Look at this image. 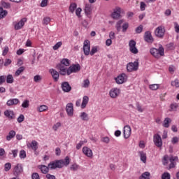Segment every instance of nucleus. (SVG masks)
<instances>
[{"instance_id":"aec40b11","label":"nucleus","mask_w":179,"mask_h":179,"mask_svg":"<svg viewBox=\"0 0 179 179\" xmlns=\"http://www.w3.org/2000/svg\"><path fill=\"white\" fill-rule=\"evenodd\" d=\"M62 89L63 92L65 93H69L72 90V87H71V85H69V83L68 82H63L62 83Z\"/></svg>"},{"instance_id":"4be33fe9","label":"nucleus","mask_w":179,"mask_h":179,"mask_svg":"<svg viewBox=\"0 0 179 179\" xmlns=\"http://www.w3.org/2000/svg\"><path fill=\"white\" fill-rule=\"evenodd\" d=\"M85 13L87 16H90V15L92 13L93 10V8L92 6V4L90 3H86L85 6Z\"/></svg>"},{"instance_id":"4d7b16f0","label":"nucleus","mask_w":179,"mask_h":179,"mask_svg":"<svg viewBox=\"0 0 179 179\" xmlns=\"http://www.w3.org/2000/svg\"><path fill=\"white\" fill-rule=\"evenodd\" d=\"M143 30V25H140L138 26L136 29V33H137L138 34L142 33V31Z\"/></svg>"},{"instance_id":"b1692460","label":"nucleus","mask_w":179,"mask_h":179,"mask_svg":"<svg viewBox=\"0 0 179 179\" xmlns=\"http://www.w3.org/2000/svg\"><path fill=\"white\" fill-rule=\"evenodd\" d=\"M15 136H16V131L11 130L9 131L8 135L6 136V141H12Z\"/></svg>"},{"instance_id":"f03ea898","label":"nucleus","mask_w":179,"mask_h":179,"mask_svg":"<svg viewBox=\"0 0 179 179\" xmlns=\"http://www.w3.org/2000/svg\"><path fill=\"white\" fill-rule=\"evenodd\" d=\"M169 161L170 162L169 169H174L177 166V162H178V157L173 155H165L162 159V163L164 166L169 164Z\"/></svg>"},{"instance_id":"7ed1b4c3","label":"nucleus","mask_w":179,"mask_h":179,"mask_svg":"<svg viewBox=\"0 0 179 179\" xmlns=\"http://www.w3.org/2000/svg\"><path fill=\"white\" fill-rule=\"evenodd\" d=\"M150 53L152 57L156 58L157 59H159L161 57H164V48H163L162 45L159 46L158 49H156L155 48H152L150 50Z\"/></svg>"},{"instance_id":"bb28decb","label":"nucleus","mask_w":179,"mask_h":179,"mask_svg":"<svg viewBox=\"0 0 179 179\" xmlns=\"http://www.w3.org/2000/svg\"><path fill=\"white\" fill-rule=\"evenodd\" d=\"M138 153L140 155V159L141 162H143V163H146V160L148 159V157H146V152L143 151H140Z\"/></svg>"},{"instance_id":"49530a36","label":"nucleus","mask_w":179,"mask_h":179,"mask_svg":"<svg viewBox=\"0 0 179 179\" xmlns=\"http://www.w3.org/2000/svg\"><path fill=\"white\" fill-rule=\"evenodd\" d=\"M29 106H30V102L29 101V100H24L22 103V107H23V108H29Z\"/></svg>"},{"instance_id":"cd10ccee","label":"nucleus","mask_w":179,"mask_h":179,"mask_svg":"<svg viewBox=\"0 0 179 179\" xmlns=\"http://www.w3.org/2000/svg\"><path fill=\"white\" fill-rule=\"evenodd\" d=\"M37 111L39 113H44V111H48V106L46 105H41L37 108Z\"/></svg>"},{"instance_id":"473e14b6","label":"nucleus","mask_w":179,"mask_h":179,"mask_svg":"<svg viewBox=\"0 0 179 179\" xmlns=\"http://www.w3.org/2000/svg\"><path fill=\"white\" fill-rule=\"evenodd\" d=\"M76 8H78L76 3H71L69 6V12H71V13H73Z\"/></svg>"},{"instance_id":"8fccbe9b","label":"nucleus","mask_w":179,"mask_h":179,"mask_svg":"<svg viewBox=\"0 0 179 179\" xmlns=\"http://www.w3.org/2000/svg\"><path fill=\"white\" fill-rule=\"evenodd\" d=\"M62 45V42H61V41L57 42V43L53 46V50H54L55 51H57V50H58V48H59Z\"/></svg>"},{"instance_id":"0e129e2a","label":"nucleus","mask_w":179,"mask_h":179,"mask_svg":"<svg viewBox=\"0 0 179 179\" xmlns=\"http://www.w3.org/2000/svg\"><path fill=\"white\" fill-rule=\"evenodd\" d=\"M24 121V115H20L17 118V122H23Z\"/></svg>"},{"instance_id":"09e8293b","label":"nucleus","mask_w":179,"mask_h":179,"mask_svg":"<svg viewBox=\"0 0 179 179\" xmlns=\"http://www.w3.org/2000/svg\"><path fill=\"white\" fill-rule=\"evenodd\" d=\"M171 85L175 87H179L178 79H176L174 81H171Z\"/></svg>"},{"instance_id":"5fc2aeb1","label":"nucleus","mask_w":179,"mask_h":179,"mask_svg":"<svg viewBox=\"0 0 179 179\" xmlns=\"http://www.w3.org/2000/svg\"><path fill=\"white\" fill-rule=\"evenodd\" d=\"M61 122H57L56 124H55L52 127V129H54L55 131H58V129L60 128L61 127Z\"/></svg>"},{"instance_id":"423d86ee","label":"nucleus","mask_w":179,"mask_h":179,"mask_svg":"<svg viewBox=\"0 0 179 179\" xmlns=\"http://www.w3.org/2000/svg\"><path fill=\"white\" fill-rule=\"evenodd\" d=\"M153 142L157 148H162L163 146V141L160 134H155L153 136Z\"/></svg>"},{"instance_id":"39448f33","label":"nucleus","mask_w":179,"mask_h":179,"mask_svg":"<svg viewBox=\"0 0 179 179\" xmlns=\"http://www.w3.org/2000/svg\"><path fill=\"white\" fill-rule=\"evenodd\" d=\"M80 71V64H73L67 69V75L69 76L71 73H76Z\"/></svg>"},{"instance_id":"ddd939ff","label":"nucleus","mask_w":179,"mask_h":179,"mask_svg":"<svg viewBox=\"0 0 179 179\" xmlns=\"http://www.w3.org/2000/svg\"><path fill=\"white\" fill-rule=\"evenodd\" d=\"M120 17H121V8L116 7L111 14V18L114 19L115 20H117V19H120Z\"/></svg>"},{"instance_id":"603ef678","label":"nucleus","mask_w":179,"mask_h":179,"mask_svg":"<svg viewBox=\"0 0 179 179\" xmlns=\"http://www.w3.org/2000/svg\"><path fill=\"white\" fill-rule=\"evenodd\" d=\"M170 178H171V176L168 172H164L162 175V179H170Z\"/></svg>"},{"instance_id":"a211bd4d","label":"nucleus","mask_w":179,"mask_h":179,"mask_svg":"<svg viewBox=\"0 0 179 179\" xmlns=\"http://www.w3.org/2000/svg\"><path fill=\"white\" fill-rule=\"evenodd\" d=\"M66 111L69 117H73V103H69L66 106Z\"/></svg>"},{"instance_id":"c756f323","label":"nucleus","mask_w":179,"mask_h":179,"mask_svg":"<svg viewBox=\"0 0 179 179\" xmlns=\"http://www.w3.org/2000/svg\"><path fill=\"white\" fill-rule=\"evenodd\" d=\"M19 103L17 99H10L7 101V106H16Z\"/></svg>"},{"instance_id":"79ce46f5","label":"nucleus","mask_w":179,"mask_h":179,"mask_svg":"<svg viewBox=\"0 0 179 179\" xmlns=\"http://www.w3.org/2000/svg\"><path fill=\"white\" fill-rule=\"evenodd\" d=\"M78 169H79V165L76 163L73 164L70 166V170H71V171H78Z\"/></svg>"},{"instance_id":"4468645a","label":"nucleus","mask_w":179,"mask_h":179,"mask_svg":"<svg viewBox=\"0 0 179 179\" xmlns=\"http://www.w3.org/2000/svg\"><path fill=\"white\" fill-rule=\"evenodd\" d=\"M56 68L59 71V73L63 76H65V75H68V69L66 68L65 65L58 64L56 66Z\"/></svg>"},{"instance_id":"1a4fd4ad","label":"nucleus","mask_w":179,"mask_h":179,"mask_svg":"<svg viewBox=\"0 0 179 179\" xmlns=\"http://www.w3.org/2000/svg\"><path fill=\"white\" fill-rule=\"evenodd\" d=\"M128 79V76H127V74L122 73L119 75L117 78H115V80L117 85H122V83H125L127 82V80Z\"/></svg>"},{"instance_id":"37998d69","label":"nucleus","mask_w":179,"mask_h":179,"mask_svg":"<svg viewBox=\"0 0 179 179\" xmlns=\"http://www.w3.org/2000/svg\"><path fill=\"white\" fill-rule=\"evenodd\" d=\"M24 71V66L20 67L15 73L16 76H19L20 73Z\"/></svg>"},{"instance_id":"7c9ffc66","label":"nucleus","mask_w":179,"mask_h":179,"mask_svg":"<svg viewBox=\"0 0 179 179\" xmlns=\"http://www.w3.org/2000/svg\"><path fill=\"white\" fill-rule=\"evenodd\" d=\"M39 169L43 174H47V173H48V170H50L48 165V166L45 165H41V166H39Z\"/></svg>"},{"instance_id":"393cba45","label":"nucleus","mask_w":179,"mask_h":179,"mask_svg":"<svg viewBox=\"0 0 179 179\" xmlns=\"http://www.w3.org/2000/svg\"><path fill=\"white\" fill-rule=\"evenodd\" d=\"M87 103H89V96H84L83 98L82 103H81V108H86V106H87Z\"/></svg>"},{"instance_id":"f3484780","label":"nucleus","mask_w":179,"mask_h":179,"mask_svg":"<svg viewBox=\"0 0 179 179\" xmlns=\"http://www.w3.org/2000/svg\"><path fill=\"white\" fill-rule=\"evenodd\" d=\"M26 22H27V19L24 17L21 19L20 22L15 24L14 25L15 30H20V29H22V27L24 26V23H26Z\"/></svg>"},{"instance_id":"c85d7f7f","label":"nucleus","mask_w":179,"mask_h":179,"mask_svg":"<svg viewBox=\"0 0 179 179\" xmlns=\"http://www.w3.org/2000/svg\"><path fill=\"white\" fill-rule=\"evenodd\" d=\"M171 119L169 117H166L164 120L163 127L164 128H169L170 127V124H171Z\"/></svg>"},{"instance_id":"a18cd8bd","label":"nucleus","mask_w":179,"mask_h":179,"mask_svg":"<svg viewBox=\"0 0 179 179\" xmlns=\"http://www.w3.org/2000/svg\"><path fill=\"white\" fill-rule=\"evenodd\" d=\"M1 6L5 9H10V3L6 2V1H1Z\"/></svg>"},{"instance_id":"f704fd0d","label":"nucleus","mask_w":179,"mask_h":179,"mask_svg":"<svg viewBox=\"0 0 179 179\" xmlns=\"http://www.w3.org/2000/svg\"><path fill=\"white\" fill-rule=\"evenodd\" d=\"M90 86V80L89 79H86L83 80L82 87H84L85 89H87Z\"/></svg>"},{"instance_id":"e433bc0d","label":"nucleus","mask_w":179,"mask_h":179,"mask_svg":"<svg viewBox=\"0 0 179 179\" xmlns=\"http://www.w3.org/2000/svg\"><path fill=\"white\" fill-rule=\"evenodd\" d=\"M99 46H93L90 52V55L93 56L94 54H96L97 51H99Z\"/></svg>"},{"instance_id":"69168bd1","label":"nucleus","mask_w":179,"mask_h":179,"mask_svg":"<svg viewBox=\"0 0 179 179\" xmlns=\"http://www.w3.org/2000/svg\"><path fill=\"white\" fill-rule=\"evenodd\" d=\"M31 178L32 179H40V175H38V173H34L31 175Z\"/></svg>"},{"instance_id":"3c124183","label":"nucleus","mask_w":179,"mask_h":179,"mask_svg":"<svg viewBox=\"0 0 179 179\" xmlns=\"http://www.w3.org/2000/svg\"><path fill=\"white\" fill-rule=\"evenodd\" d=\"M10 169H12V164H10V163L5 164V165H4L5 171H9V170H10Z\"/></svg>"},{"instance_id":"9b49d317","label":"nucleus","mask_w":179,"mask_h":179,"mask_svg":"<svg viewBox=\"0 0 179 179\" xmlns=\"http://www.w3.org/2000/svg\"><path fill=\"white\" fill-rule=\"evenodd\" d=\"M129 51L132 54H138L139 51L138 50V48H136V42L134 40H131L129 42Z\"/></svg>"},{"instance_id":"5701e85b","label":"nucleus","mask_w":179,"mask_h":179,"mask_svg":"<svg viewBox=\"0 0 179 179\" xmlns=\"http://www.w3.org/2000/svg\"><path fill=\"white\" fill-rule=\"evenodd\" d=\"M4 115L10 120H13V118H15V113H13V110H6L4 111Z\"/></svg>"},{"instance_id":"20e7f679","label":"nucleus","mask_w":179,"mask_h":179,"mask_svg":"<svg viewBox=\"0 0 179 179\" xmlns=\"http://www.w3.org/2000/svg\"><path fill=\"white\" fill-rule=\"evenodd\" d=\"M139 68V62H129L127 65V72H135V71H138Z\"/></svg>"},{"instance_id":"13d9d810","label":"nucleus","mask_w":179,"mask_h":179,"mask_svg":"<svg viewBox=\"0 0 179 179\" xmlns=\"http://www.w3.org/2000/svg\"><path fill=\"white\" fill-rule=\"evenodd\" d=\"M140 9L141 11H143L145 9H146V3H145V2L141 1L140 3Z\"/></svg>"},{"instance_id":"a19ab883","label":"nucleus","mask_w":179,"mask_h":179,"mask_svg":"<svg viewBox=\"0 0 179 179\" xmlns=\"http://www.w3.org/2000/svg\"><path fill=\"white\" fill-rule=\"evenodd\" d=\"M60 64L64 65V66H69L71 63L69 62V59H62V60L61 61Z\"/></svg>"},{"instance_id":"f8f14e48","label":"nucleus","mask_w":179,"mask_h":179,"mask_svg":"<svg viewBox=\"0 0 179 179\" xmlns=\"http://www.w3.org/2000/svg\"><path fill=\"white\" fill-rule=\"evenodd\" d=\"M83 50L85 55L87 56L90 54V41H84Z\"/></svg>"},{"instance_id":"a878e982","label":"nucleus","mask_w":179,"mask_h":179,"mask_svg":"<svg viewBox=\"0 0 179 179\" xmlns=\"http://www.w3.org/2000/svg\"><path fill=\"white\" fill-rule=\"evenodd\" d=\"M30 147L31 148L34 152H36L38 149V143L36 141H32L30 143Z\"/></svg>"},{"instance_id":"ea45409f","label":"nucleus","mask_w":179,"mask_h":179,"mask_svg":"<svg viewBox=\"0 0 179 179\" xmlns=\"http://www.w3.org/2000/svg\"><path fill=\"white\" fill-rule=\"evenodd\" d=\"M14 78H13V76H12V74L8 75L6 77V82L7 83H13L14 82Z\"/></svg>"},{"instance_id":"338daca9","label":"nucleus","mask_w":179,"mask_h":179,"mask_svg":"<svg viewBox=\"0 0 179 179\" xmlns=\"http://www.w3.org/2000/svg\"><path fill=\"white\" fill-rule=\"evenodd\" d=\"M46 178H48V179H55V176L48 173V174H46Z\"/></svg>"},{"instance_id":"6e6d98bb","label":"nucleus","mask_w":179,"mask_h":179,"mask_svg":"<svg viewBox=\"0 0 179 179\" xmlns=\"http://www.w3.org/2000/svg\"><path fill=\"white\" fill-rule=\"evenodd\" d=\"M20 158L26 159V151H24V150L20 151Z\"/></svg>"},{"instance_id":"72a5a7b5","label":"nucleus","mask_w":179,"mask_h":179,"mask_svg":"<svg viewBox=\"0 0 179 179\" xmlns=\"http://www.w3.org/2000/svg\"><path fill=\"white\" fill-rule=\"evenodd\" d=\"M8 15V11L5 10L2 7H0V19H3Z\"/></svg>"},{"instance_id":"6ab92c4d","label":"nucleus","mask_w":179,"mask_h":179,"mask_svg":"<svg viewBox=\"0 0 179 179\" xmlns=\"http://www.w3.org/2000/svg\"><path fill=\"white\" fill-rule=\"evenodd\" d=\"M131 127H129V125L124 126V130H123V135H124V139H128V138L131 136Z\"/></svg>"},{"instance_id":"c03bdc74","label":"nucleus","mask_w":179,"mask_h":179,"mask_svg":"<svg viewBox=\"0 0 179 179\" xmlns=\"http://www.w3.org/2000/svg\"><path fill=\"white\" fill-rule=\"evenodd\" d=\"M159 87H160V85L158 84H152L149 85V89H150V90H157Z\"/></svg>"},{"instance_id":"2f4dec72","label":"nucleus","mask_w":179,"mask_h":179,"mask_svg":"<svg viewBox=\"0 0 179 179\" xmlns=\"http://www.w3.org/2000/svg\"><path fill=\"white\" fill-rule=\"evenodd\" d=\"M80 118H81L83 121H89V115H87L86 112H82L80 115Z\"/></svg>"},{"instance_id":"4c0bfd02","label":"nucleus","mask_w":179,"mask_h":179,"mask_svg":"<svg viewBox=\"0 0 179 179\" xmlns=\"http://www.w3.org/2000/svg\"><path fill=\"white\" fill-rule=\"evenodd\" d=\"M122 23H124V20H120L116 23L115 28L117 31L121 30V24H122Z\"/></svg>"},{"instance_id":"6e6552de","label":"nucleus","mask_w":179,"mask_h":179,"mask_svg":"<svg viewBox=\"0 0 179 179\" xmlns=\"http://www.w3.org/2000/svg\"><path fill=\"white\" fill-rule=\"evenodd\" d=\"M164 33H166L164 26H159L155 29V36L159 38H162L164 36Z\"/></svg>"},{"instance_id":"774afa93","label":"nucleus","mask_w":179,"mask_h":179,"mask_svg":"<svg viewBox=\"0 0 179 179\" xmlns=\"http://www.w3.org/2000/svg\"><path fill=\"white\" fill-rule=\"evenodd\" d=\"M175 31L179 33V24L177 22H175Z\"/></svg>"},{"instance_id":"c9c22d12","label":"nucleus","mask_w":179,"mask_h":179,"mask_svg":"<svg viewBox=\"0 0 179 179\" xmlns=\"http://www.w3.org/2000/svg\"><path fill=\"white\" fill-rule=\"evenodd\" d=\"M177 108H178V103H172L170 106L169 111H177Z\"/></svg>"},{"instance_id":"bf43d9fd","label":"nucleus","mask_w":179,"mask_h":179,"mask_svg":"<svg viewBox=\"0 0 179 179\" xmlns=\"http://www.w3.org/2000/svg\"><path fill=\"white\" fill-rule=\"evenodd\" d=\"M42 78H41V76L40 75H36L34 77V82H36V83L38 82H40Z\"/></svg>"},{"instance_id":"e2e57ef3","label":"nucleus","mask_w":179,"mask_h":179,"mask_svg":"<svg viewBox=\"0 0 179 179\" xmlns=\"http://www.w3.org/2000/svg\"><path fill=\"white\" fill-rule=\"evenodd\" d=\"M8 52H9V47L6 46L4 48V50H3L2 55L5 57V55H6V54H8Z\"/></svg>"},{"instance_id":"2eb2a0df","label":"nucleus","mask_w":179,"mask_h":179,"mask_svg":"<svg viewBox=\"0 0 179 179\" xmlns=\"http://www.w3.org/2000/svg\"><path fill=\"white\" fill-rule=\"evenodd\" d=\"M50 75H52V78L55 82H58L59 80V73L57 71V70L54 69H50L49 70Z\"/></svg>"},{"instance_id":"052dcab7","label":"nucleus","mask_w":179,"mask_h":179,"mask_svg":"<svg viewBox=\"0 0 179 179\" xmlns=\"http://www.w3.org/2000/svg\"><path fill=\"white\" fill-rule=\"evenodd\" d=\"M50 22H51V18L46 17L43 18V24H48V23H50Z\"/></svg>"},{"instance_id":"dca6fc26","label":"nucleus","mask_w":179,"mask_h":179,"mask_svg":"<svg viewBox=\"0 0 179 179\" xmlns=\"http://www.w3.org/2000/svg\"><path fill=\"white\" fill-rule=\"evenodd\" d=\"M144 40L145 41H146V43H153L155 40L153 39V36H152V32H150V31H145L144 34Z\"/></svg>"},{"instance_id":"412c9836","label":"nucleus","mask_w":179,"mask_h":179,"mask_svg":"<svg viewBox=\"0 0 179 179\" xmlns=\"http://www.w3.org/2000/svg\"><path fill=\"white\" fill-rule=\"evenodd\" d=\"M83 153L87 156V157H90V159H92L93 157V151L90 150L88 147H83Z\"/></svg>"},{"instance_id":"f257e3e1","label":"nucleus","mask_w":179,"mask_h":179,"mask_svg":"<svg viewBox=\"0 0 179 179\" xmlns=\"http://www.w3.org/2000/svg\"><path fill=\"white\" fill-rule=\"evenodd\" d=\"M71 163V158L66 157L64 159L55 160L48 164V167L50 170H55V169H62L64 166L68 167Z\"/></svg>"},{"instance_id":"58836bf2","label":"nucleus","mask_w":179,"mask_h":179,"mask_svg":"<svg viewBox=\"0 0 179 179\" xmlns=\"http://www.w3.org/2000/svg\"><path fill=\"white\" fill-rule=\"evenodd\" d=\"M85 143H87V141L85 140V141H80L77 145H76V149L77 150H79V149H80V148H82V146H83V145H85Z\"/></svg>"},{"instance_id":"0eeeda50","label":"nucleus","mask_w":179,"mask_h":179,"mask_svg":"<svg viewBox=\"0 0 179 179\" xmlns=\"http://www.w3.org/2000/svg\"><path fill=\"white\" fill-rule=\"evenodd\" d=\"M121 94V90L120 88L113 87L109 91V96L111 99H117Z\"/></svg>"},{"instance_id":"9d476101","label":"nucleus","mask_w":179,"mask_h":179,"mask_svg":"<svg viewBox=\"0 0 179 179\" xmlns=\"http://www.w3.org/2000/svg\"><path fill=\"white\" fill-rule=\"evenodd\" d=\"M13 176L19 177L22 173H23V166L22 164H17L13 169Z\"/></svg>"},{"instance_id":"680f3d73","label":"nucleus","mask_w":179,"mask_h":179,"mask_svg":"<svg viewBox=\"0 0 179 179\" xmlns=\"http://www.w3.org/2000/svg\"><path fill=\"white\" fill-rule=\"evenodd\" d=\"M136 108L138 113H143V108H142V106L141 104H139V103H136Z\"/></svg>"},{"instance_id":"864d4df0","label":"nucleus","mask_w":179,"mask_h":179,"mask_svg":"<svg viewBox=\"0 0 179 179\" xmlns=\"http://www.w3.org/2000/svg\"><path fill=\"white\" fill-rule=\"evenodd\" d=\"M122 27V31L125 33V31L128 30V27H129V24H128V22H125L123 24Z\"/></svg>"},{"instance_id":"de8ad7c7","label":"nucleus","mask_w":179,"mask_h":179,"mask_svg":"<svg viewBox=\"0 0 179 179\" xmlns=\"http://www.w3.org/2000/svg\"><path fill=\"white\" fill-rule=\"evenodd\" d=\"M141 178L143 179H150V173L145 172L141 175Z\"/></svg>"}]
</instances>
